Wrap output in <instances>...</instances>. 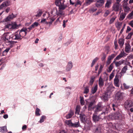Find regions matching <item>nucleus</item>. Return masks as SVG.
<instances>
[{"instance_id":"cd10ccee","label":"nucleus","mask_w":133,"mask_h":133,"mask_svg":"<svg viewBox=\"0 0 133 133\" xmlns=\"http://www.w3.org/2000/svg\"><path fill=\"white\" fill-rule=\"evenodd\" d=\"M111 3L112 1L111 0H107V2L105 4V7L108 8H109Z\"/></svg>"},{"instance_id":"49530a36","label":"nucleus","mask_w":133,"mask_h":133,"mask_svg":"<svg viewBox=\"0 0 133 133\" xmlns=\"http://www.w3.org/2000/svg\"><path fill=\"white\" fill-rule=\"evenodd\" d=\"M97 8L96 7H94L91 8L90 9V11H92V12H94L97 10Z\"/></svg>"},{"instance_id":"a19ab883","label":"nucleus","mask_w":133,"mask_h":133,"mask_svg":"<svg viewBox=\"0 0 133 133\" xmlns=\"http://www.w3.org/2000/svg\"><path fill=\"white\" fill-rule=\"evenodd\" d=\"M63 10L62 9H59L58 11V13H57V15L58 16H62L64 14V13L63 12Z\"/></svg>"},{"instance_id":"69168bd1","label":"nucleus","mask_w":133,"mask_h":133,"mask_svg":"<svg viewBox=\"0 0 133 133\" xmlns=\"http://www.w3.org/2000/svg\"><path fill=\"white\" fill-rule=\"evenodd\" d=\"M131 30V29L130 27L128 26L127 27V29L126 31V32H128Z\"/></svg>"},{"instance_id":"c9c22d12","label":"nucleus","mask_w":133,"mask_h":133,"mask_svg":"<svg viewBox=\"0 0 133 133\" xmlns=\"http://www.w3.org/2000/svg\"><path fill=\"white\" fill-rule=\"evenodd\" d=\"M127 70V66H125L122 69L121 71V72L122 73H125Z\"/></svg>"},{"instance_id":"6e6552de","label":"nucleus","mask_w":133,"mask_h":133,"mask_svg":"<svg viewBox=\"0 0 133 133\" xmlns=\"http://www.w3.org/2000/svg\"><path fill=\"white\" fill-rule=\"evenodd\" d=\"M97 114L94 113L93 114L92 117L93 121L95 123L99 121L101 119L100 117V115H97Z\"/></svg>"},{"instance_id":"79ce46f5","label":"nucleus","mask_w":133,"mask_h":133,"mask_svg":"<svg viewBox=\"0 0 133 133\" xmlns=\"http://www.w3.org/2000/svg\"><path fill=\"white\" fill-rule=\"evenodd\" d=\"M133 35V32H131L129 33L126 37V38L128 39H130L131 37V36Z\"/></svg>"},{"instance_id":"8fccbe9b","label":"nucleus","mask_w":133,"mask_h":133,"mask_svg":"<svg viewBox=\"0 0 133 133\" xmlns=\"http://www.w3.org/2000/svg\"><path fill=\"white\" fill-rule=\"evenodd\" d=\"M46 117L45 116H42L41 117L40 120V122L41 123L43 122L44 120L45 119Z\"/></svg>"},{"instance_id":"393cba45","label":"nucleus","mask_w":133,"mask_h":133,"mask_svg":"<svg viewBox=\"0 0 133 133\" xmlns=\"http://www.w3.org/2000/svg\"><path fill=\"white\" fill-rule=\"evenodd\" d=\"M74 115V113L72 111H70L66 116L67 119H69L71 118Z\"/></svg>"},{"instance_id":"e433bc0d","label":"nucleus","mask_w":133,"mask_h":133,"mask_svg":"<svg viewBox=\"0 0 133 133\" xmlns=\"http://www.w3.org/2000/svg\"><path fill=\"white\" fill-rule=\"evenodd\" d=\"M61 0H55V4L57 6L59 5L62 3Z\"/></svg>"},{"instance_id":"20e7f679","label":"nucleus","mask_w":133,"mask_h":133,"mask_svg":"<svg viewBox=\"0 0 133 133\" xmlns=\"http://www.w3.org/2000/svg\"><path fill=\"white\" fill-rule=\"evenodd\" d=\"M111 93V91L109 90H106L103 95L102 99L104 101H108V98L110 97Z\"/></svg>"},{"instance_id":"f257e3e1","label":"nucleus","mask_w":133,"mask_h":133,"mask_svg":"<svg viewBox=\"0 0 133 133\" xmlns=\"http://www.w3.org/2000/svg\"><path fill=\"white\" fill-rule=\"evenodd\" d=\"M28 32H29V31H28L27 28H23L19 31V30L12 35L11 37L13 39L20 40L26 35Z\"/></svg>"},{"instance_id":"de8ad7c7","label":"nucleus","mask_w":133,"mask_h":133,"mask_svg":"<svg viewBox=\"0 0 133 133\" xmlns=\"http://www.w3.org/2000/svg\"><path fill=\"white\" fill-rule=\"evenodd\" d=\"M42 14V12L41 11H40L37 12V14L35 16L37 17H39Z\"/></svg>"},{"instance_id":"f704fd0d","label":"nucleus","mask_w":133,"mask_h":133,"mask_svg":"<svg viewBox=\"0 0 133 133\" xmlns=\"http://www.w3.org/2000/svg\"><path fill=\"white\" fill-rule=\"evenodd\" d=\"M98 58L97 57L95 58L92 61L91 65V67H92L95 63L98 60Z\"/></svg>"},{"instance_id":"423d86ee","label":"nucleus","mask_w":133,"mask_h":133,"mask_svg":"<svg viewBox=\"0 0 133 133\" xmlns=\"http://www.w3.org/2000/svg\"><path fill=\"white\" fill-rule=\"evenodd\" d=\"M18 26V25L16 23H12L11 24H9L6 25L5 28V29H8L11 30L17 28Z\"/></svg>"},{"instance_id":"5701e85b","label":"nucleus","mask_w":133,"mask_h":133,"mask_svg":"<svg viewBox=\"0 0 133 133\" xmlns=\"http://www.w3.org/2000/svg\"><path fill=\"white\" fill-rule=\"evenodd\" d=\"M99 85L100 87H103L104 85V81L101 77H100L99 79Z\"/></svg>"},{"instance_id":"c85d7f7f","label":"nucleus","mask_w":133,"mask_h":133,"mask_svg":"<svg viewBox=\"0 0 133 133\" xmlns=\"http://www.w3.org/2000/svg\"><path fill=\"white\" fill-rule=\"evenodd\" d=\"M126 15L125 13H122L120 15L119 20L120 21H122L125 18Z\"/></svg>"},{"instance_id":"aec40b11","label":"nucleus","mask_w":133,"mask_h":133,"mask_svg":"<svg viewBox=\"0 0 133 133\" xmlns=\"http://www.w3.org/2000/svg\"><path fill=\"white\" fill-rule=\"evenodd\" d=\"M98 85L96 84L94 87H92L91 89V91L92 94H94L97 90Z\"/></svg>"},{"instance_id":"3c124183","label":"nucleus","mask_w":133,"mask_h":133,"mask_svg":"<svg viewBox=\"0 0 133 133\" xmlns=\"http://www.w3.org/2000/svg\"><path fill=\"white\" fill-rule=\"evenodd\" d=\"M110 12L108 10L106 11L104 14V16L105 17L107 16L110 14Z\"/></svg>"},{"instance_id":"0eeeda50","label":"nucleus","mask_w":133,"mask_h":133,"mask_svg":"<svg viewBox=\"0 0 133 133\" xmlns=\"http://www.w3.org/2000/svg\"><path fill=\"white\" fill-rule=\"evenodd\" d=\"M11 1L9 0H7L4 2L0 5V9H1L5 6H7L11 5Z\"/></svg>"},{"instance_id":"338daca9","label":"nucleus","mask_w":133,"mask_h":133,"mask_svg":"<svg viewBox=\"0 0 133 133\" xmlns=\"http://www.w3.org/2000/svg\"><path fill=\"white\" fill-rule=\"evenodd\" d=\"M129 24L132 27H133V20L130 21L129 23Z\"/></svg>"},{"instance_id":"2f4dec72","label":"nucleus","mask_w":133,"mask_h":133,"mask_svg":"<svg viewBox=\"0 0 133 133\" xmlns=\"http://www.w3.org/2000/svg\"><path fill=\"white\" fill-rule=\"evenodd\" d=\"M95 77H91L89 83V85L91 86L93 84L95 80Z\"/></svg>"},{"instance_id":"4468645a","label":"nucleus","mask_w":133,"mask_h":133,"mask_svg":"<svg viewBox=\"0 0 133 133\" xmlns=\"http://www.w3.org/2000/svg\"><path fill=\"white\" fill-rule=\"evenodd\" d=\"M9 32H7L6 33H4L3 35V36L4 37V39L5 40V41L8 40L10 38H12L11 37L12 36V35L10 36L9 35Z\"/></svg>"},{"instance_id":"c03bdc74","label":"nucleus","mask_w":133,"mask_h":133,"mask_svg":"<svg viewBox=\"0 0 133 133\" xmlns=\"http://www.w3.org/2000/svg\"><path fill=\"white\" fill-rule=\"evenodd\" d=\"M124 9L125 12H128L130 10V8L127 6H124Z\"/></svg>"},{"instance_id":"bf43d9fd","label":"nucleus","mask_w":133,"mask_h":133,"mask_svg":"<svg viewBox=\"0 0 133 133\" xmlns=\"http://www.w3.org/2000/svg\"><path fill=\"white\" fill-rule=\"evenodd\" d=\"M68 20H67L66 21H63V26L64 28L65 27V23L68 22Z\"/></svg>"},{"instance_id":"ea45409f","label":"nucleus","mask_w":133,"mask_h":133,"mask_svg":"<svg viewBox=\"0 0 133 133\" xmlns=\"http://www.w3.org/2000/svg\"><path fill=\"white\" fill-rule=\"evenodd\" d=\"M112 105V109L114 111H115L116 110V109H117V105L116 104H111Z\"/></svg>"},{"instance_id":"a18cd8bd","label":"nucleus","mask_w":133,"mask_h":133,"mask_svg":"<svg viewBox=\"0 0 133 133\" xmlns=\"http://www.w3.org/2000/svg\"><path fill=\"white\" fill-rule=\"evenodd\" d=\"M80 111V108L78 106H76V114H79Z\"/></svg>"},{"instance_id":"4d7b16f0","label":"nucleus","mask_w":133,"mask_h":133,"mask_svg":"<svg viewBox=\"0 0 133 133\" xmlns=\"http://www.w3.org/2000/svg\"><path fill=\"white\" fill-rule=\"evenodd\" d=\"M114 70L111 73L110 76V78L111 79L114 76Z\"/></svg>"},{"instance_id":"052dcab7","label":"nucleus","mask_w":133,"mask_h":133,"mask_svg":"<svg viewBox=\"0 0 133 133\" xmlns=\"http://www.w3.org/2000/svg\"><path fill=\"white\" fill-rule=\"evenodd\" d=\"M78 5H81L82 4V2L80 1L79 0H77L76 1V3Z\"/></svg>"},{"instance_id":"f3484780","label":"nucleus","mask_w":133,"mask_h":133,"mask_svg":"<svg viewBox=\"0 0 133 133\" xmlns=\"http://www.w3.org/2000/svg\"><path fill=\"white\" fill-rule=\"evenodd\" d=\"M131 49V46L129 43L126 44V45L125 48V51L127 53H129Z\"/></svg>"},{"instance_id":"f03ea898","label":"nucleus","mask_w":133,"mask_h":133,"mask_svg":"<svg viewBox=\"0 0 133 133\" xmlns=\"http://www.w3.org/2000/svg\"><path fill=\"white\" fill-rule=\"evenodd\" d=\"M65 123L68 125L69 127H71L77 128L79 127L80 125V123L79 120L78 121L75 123H73L71 120H66L65 121Z\"/></svg>"},{"instance_id":"9b49d317","label":"nucleus","mask_w":133,"mask_h":133,"mask_svg":"<svg viewBox=\"0 0 133 133\" xmlns=\"http://www.w3.org/2000/svg\"><path fill=\"white\" fill-rule=\"evenodd\" d=\"M16 16V15H14L12 13L11 14L9 15L6 18L4 19V21L6 22L10 21L11 19L15 17Z\"/></svg>"},{"instance_id":"7c9ffc66","label":"nucleus","mask_w":133,"mask_h":133,"mask_svg":"<svg viewBox=\"0 0 133 133\" xmlns=\"http://www.w3.org/2000/svg\"><path fill=\"white\" fill-rule=\"evenodd\" d=\"M10 48L8 47L6 48L5 50L3 52V56H5L7 55V53L10 49Z\"/></svg>"},{"instance_id":"774afa93","label":"nucleus","mask_w":133,"mask_h":133,"mask_svg":"<svg viewBox=\"0 0 133 133\" xmlns=\"http://www.w3.org/2000/svg\"><path fill=\"white\" fill-rule=\"evenodd\" d=\"M10 7H8L6 9H5V11L7 13H8L10 11Z\"/></svg>"},{"instance_id":"b1692460","label":"nucleus","mask_w":133,"mask_h":133,"mask_svg":"<svg viewBox=\"0 0 133 133\" xmlns=\"http://www.w3.org/2000/svg\"><path fill=\"white\" fill-rule=\"evenodd\" d=\"M7 131L6 127L4 126L2 127H0V132H6Z\"/></svg>"},{"instance_id":"39448f33","label":"nucleus","mask_w":133,"mask_h":133,"mask_svg":"<svg viewBox=\"0 0 133 133\" xmlns=\"http://www.w3.org/2000/svg\"><path fill=\"white\" fill-rule=\"evenodd\" d=\"M124 107L126 109H128L133 107V100L128 99L125 102Z\"/></svg>"},{"instance_id":"f8f14e48","label":"nucleus","mask_w":133,"mask_h":133,"mask_svg":"<svg viewBox=\"0 0 133 133\" xmlns=\"http://www.w3.org/2000/svg\"><path fill=\"white\" fill-rule=\"evenodd\" d=\"M127 55V54L124 52V51L122 52L115 58L114 60H119L121 58L125 57Z\"/></svg>"},{"instance_id":"4be33fe9","label":"nucleus","mask_w":133,"mask_h":133,"mask_svg":"<svg viewBox=\"0 0 133 133\" xmlns=\"http://www.w3.org/2000/svg\"><path fill=\"white\" fill-rule=\"evenodd\" d=\"M88 106V109L89 110H91L92 109H94V107H92V106L94 105V101H91L89 102Z\"/></svg>"},{"instance_id":"e2e57ef3","label":"nucleus","mask_w":133,"mask_h":133,"mask_svg":"<svg viewBox=\"0 0 133 133\" xmlns=\"http://www.w3.org/2000/svg\"><path fill=\"white\" fill-rule=\"evenodd\" d=\"M133 15V11L130 13L128 16L127 17L128 18H129L131 17Z\"/></svg>"},{"instance_id":"473e14b6","label":"nucleus","mask_w":133,"mask_h":133,"mask_svg":"<svg viewBox=\"0 0 133 133\" xmlns=\"http://www.w3.org/2000/svg\"><path fill=\"white\" fill-rule=\"evenodd\" d=\"M117 16H114L113 17H112L110 20L109 22V23L110 24L113 23L115 19L116 18Z\"/></svg>"},{"instance_id":"2eb2a0df","label":"nucleus","mask_w":133,"mask_h":133,"mask_svg":"<svg viewBox=\"0 0 133 133\" xmlns=\"http://www.w3.org/2000/svg\"><path fill=\"white\" fill-rule=\"evenodd\" d=\"M72 66L73 65L72 62H70L68 63L66 67V70L67 71H69L72 68Z\"/></svg>"},{"instance_id":"a211bd4d","label":"nucleus","mask_w":133,"mask_h":133,"mask_svg":"<svg viewBox=\"0 0 133 133\" xmlns=\"http://www.w3.org/2000/svg\"><path fill=\"white\" fill-rule=\"evenodd\" d=\"M64 1H63V2L62 3L59 5L58 6L59 7V9H62V10H64L67 7V6L66 5L64 4Z\"/></svg>"},{"instance_id":"6e6d98bb","label":"nucleus","mask_w":133,"mask_h":133,"mask_svg":"<svg viewBox=\"0 0 133 133\" xmlns=\"http://www.w3.org/2000/svg\"><path fill=\"white\" fill-rule=\"evenodd\" d=\"M103 68V66L102 65H100V68L99 69L98 72V74H99L102 72V70Z\"/></svg>"},{"instance_id":"7ed1b4c3","label":"nucleus","mask_w":133,"mask_h":133,"mask_svg":"<svg viewBox=\"0 0 133 133\" xmlns=\"http://www.w3.org/2000/svg\"><path fill=\"white\" fill-rule=\"evenodd\" d=\"M103 108L102 102H99L94 107V113L97 114L99 112L101 111Z\"/></svg>"},{"instance_id":"a878e982","label":"nucleus","mask_w":133,"mask_h":133,"mask_svg":"<svg viewBox=\"0 0 133 133\" xmlns=\"http://www.w3.org/2000/svg\"><path fill=\"white\" fill-rule=\"evenodd\" d=\"M124 40L122 38H120L119 39L118 43L119 46L121 48L124 44Z\"/></svg>"},{"instance_id":"bb28decb","label":"nucleus","mask_w":133,"mask_h":133,"mask_svg":"<svg viewBox=\"0 0 133 133\" xmlns=\"http://www.w3.org/2000/svg\"><path fill=\"white\" fill-rule=\"evenodd\" d=\"M114 61H115V62L114 63L115 64L116 66L117 67H118L123 63V61L121 60L118 62H116L115 61L116 60H114Z\"/></svg>"},{"instance_id":"09e8293b","label":"nucleus","mask_w":133,"mask_h":133,"mask_svg":"<svg viewBox=\"0 0 133 133\" xmlns=\"http://www.w3.org/2000/svg\"><path fill=\"white\" fill-rule=\"evenodd\" d=\"M80 102L81 105H83L84 104V98L83 97H80Z\"/></svg>"},{"instance_id":"603ef678","label":"nucleus","mask_w":133,"mask_h":133,"mask_svg":"<svg viewBox=\"0 0 133 133\" xmlns=\"http://www.w3.org/2000/svg\"><path fill=\"white\" fill-rule=\"evenodd\" d=\"M38 25V23L37 22H34L32 25L31 26L33 27L34 28H35V26L36 27Z\"/></svg>"},{"instance_id":"680f3d73","label":"nucleus","mask_w":133,"mask_h":133,"mask_svg":"<svg viewBox=\"0 0 133 133\" xmlns=\"http://www.w3.org/2000/svg\"><path fill=\"white\" fill-rule=\"evenodd\" d=\"M76 0H70V3L72 5L75 4V2Z\"/></svg>"},{"instance_id":"9d476101","label":"nucleus","mask_w":133,"mask_h":133,"mask_svg":"<svg viewBox=\"0 0 133 133\" xmlns=\"http://www.w3.org/2000/svg\"><path fill=\"white\" fill-rule=\"evenodd\" d=\"M120 4L117 3H116L114 4L113 6V10H114L116 12L119 11L120 8Z\"/></svg>"},{"instance_id":"dca6fc26","label":"nucleus","mask_w":133,"mask_h":133,"mask_svg":"<svg viewBox=\"0 0 133 133\" xmlns=\"http://www.w3.org/2000/svg\"><path fill=\"white\" fill-rule=\"evenodd\" d=\"M80 115V118L82 122H84L86 121V116L85 114H81Z\"/></svg>"},{"instance_id":"1a4fd4ad","label":"nucleus","mask_w":133,"mask_h":133,"mask_svg":"<svg viewBox=\"0 0 133 133\" xmlns=\"http://www.w3.org/2000/svg\"><path fill=\"white\" fill-rule=\"evenodd\" d=\"M113 118L115 119H121L122 118V115L118 112H116L112 115Z\"/></svg>"},{"instance_id":"37998d69","label":"nucleus","mask_w":133,"mask_h":133,"mask_svg":"<svg viewBox=\"0 0 133 133\" xmlns=\"http://www.w3.org/2000/svg\"><path fill=\"white\" fill-rule=\"evenodd\" d=\"M116 55L115 54H112L111 55L109 56L108 57V58L110 60L112 59L116 56Z\"/></svg>"},{"instance_id":"412c9836","label":"nucleus","mask_w":133,"mask_h":133,"mask_svg":"<svg viewBox=\"0 0 133 133\" xmlns=\"http://www.w3.org/2000/svg\"><path fill=\"white\" fill-rule=\"evenodd\" d=\"M115 62V61H114L109 66L108 69L107 70V71L108 72H110L114 68V64Z\"/></svg>"},{"instance_id":"864d4df0","label":"nucleus","mask_w":133,"mask_h":133,"mask_svg":"<svg viewBox=\"0 0 133 133\" xmlns=\"http://www.w3.org/2000/svg\"><path fill=\"white\" fill-rule=\"evenodd\" d=\"M122 23L119 22H118L117 23V27L119 28V29H120V27L122 25Z\"/></svg>"},{"instance_id":"72a5a7b5","label":"nucleus","mask_w":133,"mask_h":133,"mask_svg":"<svg viewBox=\"0 0 133 133\" xmlns=\"http://www.w3.org/2000/svg\"><path fill=\"white\" fill-rule=\"evenodd\" d=\"M89 91V86H87L85 87L84 89V93L85 94L88 93Z\"/></svg>"},{"instance_id":"6ab92c4d","label":"nucleus","mask_w":133,"mask_h":133,"mask_svg":"<svg viewBox=\"0 0 133 133\" xmlns=\"http://www.w3.org/2000/svg\"><path fill=\"white\" fill-rule=\"evenodd\" d=\"M116 98L118 100H120L123 98L122 93L120 92L118 93L116 96Z\"/></svg>"},{"instance_id":"c756f323","label":"nucleus","mask_w":133,"mask_h":133,"mask_svg":"<svg viewBox=\"0 0 133 133\" xmlns=\"http://www.w3.org/2000/svg\"><path fill=\"white\" fill-rule=\"evenodd\" d=\"M119 80L118 78H115L114 79V84L115 86L117 87H119Z\"/></svg>"},{"instance_id":"13d9d810","label":"nucleus","mask_w":133,"mask_h":133,"mask_svg":"<svg viewBox=\"0 0 133 133\" xmlns=\"http://www.w3.org/2000/svg\"><path fill=\"white\" fill-rule=\"evenodd\" d=\"M114 44L115 46V49H118V45L117 43V42L116 41H114Z\"/></svg>"},{"instance_id":"5fc2aeb1","label":"nucleus","mask_w":133,"mask_h":133,"mask_svg":"<svg viewBox=\"0 0 133 133\" xmlns=\"http://www.w3.org/2000/svg\"><path fill=\"white\" fill-rule=\"evenodd\" d=\"M106 57V55L104 53H103V57L101 58V60L102 61L104 60Z\"/></svg>"},{"instance_id":"4c0bfd02","label":"nucleus","mask_w":133,"mask_h":133,"mask_svg":"<svg viewBox=\"0 0 133 133\" xmlns=\"http://www.w3.org/2000/svg\"><path fill=\"white\" fill-rule=\"evenodd\" d=\"M94 0H86L85 3L87 5H88L94 2Z\"/></svg>"},{"instance_id":"0e129e2a","label":"nucleus","mask_w":133,"mask_h":133,"mask_svg":"<svg viewBox=\"0 0 133 133\" xmlns=\"http://www.w3.org/2000/svg\"><path fill=\"white\" fill-rule=\"evenodd\" d=\"M111 62V60H110L108 58L107 61V65H108Z\"/></svg>"},{"instance_id":"58836bf2","label":"nucleus","mask_w":133,"mask_h":133,"mask_svg":"<svg viewBox=\"0 0 133 133\" xmlns=\"http://www.w3.org/2000/svg\"><path fill=\"white\" fill-rule=\"evenodd\" d=\"M40 110L39 109L37 108L35 110V115L36 116H39L40 115V114L39 113Z\"/></svg>"},{"instance_id":"ddd939ff","label":"nucleus","mask_w":133,"mask_h":133,"mask_svg":"<svg viewBox=\"0 0 133 133\" xmlns=\"http://www.w3.org/2000/svg\"><path fill=\"white\" fill-rule=\"evenodd\" d=\"M104 2V0H98L96 3V6L98 8L102 6L103 5Z\"/></svg>"}]
</instances>
